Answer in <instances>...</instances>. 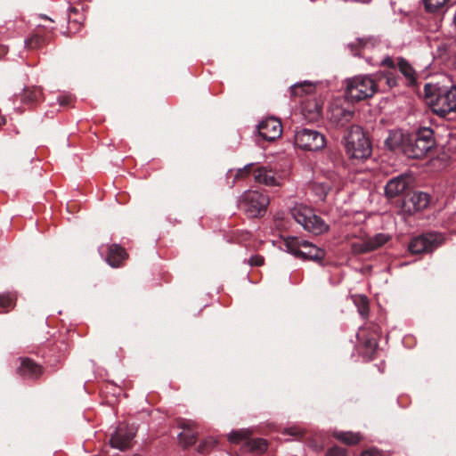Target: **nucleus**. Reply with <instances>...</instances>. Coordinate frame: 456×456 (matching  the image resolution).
Returning a JSON list of instances; mask_svg holds the SVG:
<instances>
[{
    "label": "nucleus",
    "mask_w": 456,
    "mask_h": 456,
    "mask_svg": "<svg viewBox=\"0 0 456 456\" xmlns=\"http://www.w3.org/2000/svg\"><path fill=\"white\" fill-rule=\"evenodd\" d=\"M431 88L430 85H426L425 92L428 103L434 113L444 117L456 110V86L438 90L436 94H430Z\"/></svg>",
    "instance_id": "obj_1"
},
{
    "label": "nucleus",
    "mask_w": 456,
    "mask_h": 456,
    "mask_svg": "<svg viewBox=\"0 0 456 456\" xmlns=\"http://www.w3.org/2000/svg\"><path fill=\"white\" fill-rule=\"evenodd\" d=\"M434 133L430 128H421L411 135L403 148V154L411 159H421L427 156L435 146Z\"/></svg>",
    "instance_id": "obj_2"
},
{
    "label": "nucleus",
    "mask_w": 456,
    "mask_h": 456,
    "mask_svg": "<svg viewBox=\"0 0 456 456\" xmlns=\"http://www.w3.org/2000/svg\"><path fill=\"white\" fill-rule=\"evenodd\" d=\"M376 81L369 75H359L346 80V95L353 102L372 97L377 92Z\"/></svg>",
    "instance_id": "obj_3"
},
{
    "label": "nucleus",
    "mask_w": 456,
    "mask_h": 456,
    "mask_svg": "<svg viewBox=\"0 0 456 456\" xmlns=\"http://www.w3.org/2000/svg\"><path fill=\"white\" fill-rule=\"evenodd\" d=\"M346 149L347 154L354 159H366L370 155V142L360 126H351L346 137Z\"/></svg>",
    "instance_id": "obj_4"
},
{
    "label": "nucleus",
    "mask_w": 456,
    "mask_h": 456,
    "mask_svg": "<svg viewBox=\"0 0 456 456\" xmlns=\"http://www.w3.org/2000/svg\"><path fill=\"white\" fill-rule=\"evenodd\" d=\"M291 215L297 223L310 232L321 234L328 230V225L305 205H295L291 209Z\"/></svg>",
    "instance_id": "obj_5"
},
{
    "label": "nucleus",
    "mask_w": 456,
    "mask_h": 456,
    "mask_svg": "<svg viewBox=\"0 0 456 456\" xmlns=\"http://www.w3.org/2000/svg\"><path fill=\"white\" fill-rule=\"evenodd\" d=\"M285 247L289 253L305 260L321 261L325 256L323 249L297 238L286 239Z\"/></svg>",
    "instance_id": "obj_6"
},
{
    "label": "nucleus",
    "mask_w": 456,
    "mask_h": 456,
    "mask_svg": "<svg viewBox=\"0 0 456 456\" xmlns=\"http://www.w3.org/2000/svg\"><path fill=\"white\" fill-rule=\"evenodd\" d=\"M268 204V197L256 191H246L240 200V207L249 217H256L261 215Z\"/></svg>",
    "instance_id": "obj_7"
},
{
    "label": "nucleus",
    "mask_w": 456,
    "mask_h": 456,
    "mask_svg": "<svg viewBox=\"0 0 456 456\" xmlns=\"http://www.w3.org/2000/svg\"><path fill=\"white\" fill-rule=\"evenodd\" d=\"M295 144L303 150L318 151L325 146L324 135L316 130L302 128L296 132Z\"/></svg>",
    "instance_id": "obj_8"
},
{
    "label": "nucleus",
    "mask_w": 456,
    "mask_h": 456,
    "mask_svg": "<svg viewBox=\"0 0 456 456\" xmlns=\"http://www.w3.org/2000/svg\"><path fill=\"white\" fill-rule=\"evenodd\" d=\"M444 236L440 233L433 232L420 235L414 238L409 245V250L412 254H421L431 252L444 242Z\"/></svg>",
    "instance_id": "obj_9"
},
{
    "label": "nucleus",
    "mask_w": 456,
    "mask_h": 456,
    "mask_svg": "<svg viewBox=\"0 0 456 456\" xmlns=\"http://www.w3.org/2000/svg\"><path fill=\"white\" fill-rule=\"evenodd\" d=\"M253 175L255 182L266 186H281L284 180L281 174L268 167H255Z\"/></svg>",
    "instance_id": "obj_10"
},
{
    "label": "nucleus",
    "mask_w": 456,
    "mask_h": 456,
    "mask_svg": "<svg viewBox=\"0 0 456 456\" xmlns=\"http://www.w3.org/2000/svg\"><path fill=\"white\" fill-rule=\"evenodd\" d=\"M258 133L264 139L273 141L281 135V124L277 118H265L259 123Z\"/></svg>",
    "instance_id": "obj_11"
},
{
    "label": "nucleus",
    "mask_w": 456,
    "mask_h": 456,
    "mask_svg": "<svg viewBox=\"0 0 456 456\" xmlns=\"http://www.w3.org/2000/svg\"><path fill=\"white\" fill-rule=\"evenodd\" d=\"M429 204V195L425 192L416 191L410 195L403 203L404 212L412 214L425 209Z\"/></svg>",
    "instance_id": "obj_12"
},
{
    "label": "nucleus",
    "mask_w": 456,
    "mask_h": 456,
    "mask_svg": "<svg viewBox=\"0 0 456 456\" xmlns=\"http://www.w3.org/2000/svg\"><path fill=\"white\" fill-rule=\"evenodd\" d=\"M44 372L42 365L30 358H21L20 365L18 368V374L26 379H37Z\"/></svg>",
    "instance_id": "obj_13"
},
{
    "label": "nucleus",
    "mask_w": 456,
    "mask_h": 456,
    "mask_svg": "<svg viewBox=\"0 0 456 456\" xmlns=\"http://www.w3.org/2000/svg\"><path fill=\"white\" fill-rule=\"evenodd\" d=\"M136 433L134 425L120 424L116 428V449H126L130 447L132 440Z\"/></svg>",
    "instance_id": "obj_14"
},
{
    "label": "nucleus",
    "mask_w": 456,
    "mask_h": 456,
    "mask_svg": "<svg viewBox=\"0 0 456 456\" xmlns=\"http://www.w3.org/2000/svg\"><path fill=\"white\" fill-rule=\"evenodd\" d=\"M178 427L183 429L178 435L180 444L184 446H190L196 442L197 433L193 431L196 427L194 421L190 419H181L178 421Z\"/></svg>",
    "instance_id": "obj_15"
},
{
    "label": "nucleus",
    "mask_w": 456,
    "mask_h": 456,
    "mask_svg": "<svg viewBox=\"0 0 456 456\" xmlns=\"http://www.w3.org/2000/svg\"><path fill=\"white\" fill-rule=\"evenodd\" d=\"M409 184V178L404 175H400L391 179L386 185V194L389 198L398 196L403 192Z\"/></svg>",
    "instance_id": "obj_16"
},
{
    "label": "nucleus",
    "mask_w": 456,
    "mask_h": 456,
    "mask_svg": "<svg viewBox=\"0 0 456 456\" xmlns=\"http://www.w3.org/2000/svg\"><path fill=\"white\" fill-rule=\"evenodd\" d=\"M44 100L43 89L40 86H30L23 89L20 101L28 105H36Z\"/></svg>",
    "instance_id": "obj_17"
},
{
    "label": "nucleus",
    "mask_w": 456,
    "mask_h": 456,
    "mask_svg": "<svg viewBox=\"0 0 456 456\" xmlns=\"http://www.w3.org/2000/svg\"><path fill=\"white\" fill-rule=\"evenodd\" d=\"M410 135L403 134L400 130L391 131L385 141L386 145L390 150H400L403 152V148L407 143Z\"/></svg>",
    "instance_id": "obj_18"
},
{
    "label": "nucleus",
    "mask_w": 456,
    "mask_h": 456,
    "mask_svg": "<svg viewBox=\"0 0 456 456\" xmlns=\"http://www.w3.org/2000/svg\"><path fill=\"white\" fill-rule=\"evenodd\" d=\"M354 113L351 110L340 107L332 108L330 110V120L339 126H345L353 118Z\"/></svg>",
    "instance_id": "obj_19"
},
{
    "label": "nucleus",
    "mask_w": 456,
    "mask_h": 456,
    "mask_svg": "<svg viewBox=\"0 0 456 456\" xmlns=\"http://www.w3.org/2000/svg\"><path fill=\"white\" fill-rule=\"evenodd\" d=\"M390 240V236L384 233H378L365 240L364 249L375 250L386 244Z\"/></svg>",
    "instance_id": "obj_20"
},
{
    "label": "nucleus",
    "mask_w": 456,
    "mask_h": 456,
    "mask_svg": "<svg viewBox=\"0 0 456 456\" xmlns=\"http://www.w3.org/2000/svg\"><path fill=\"white\" fill-rule=\"evenodd\" d=\"M16 305V296L13 293L0 294V312L7 313Z\"/></svg>",
    "instance_id": "obj_21"
},
{
    "label": "nucleus",
    "mask_w": 456,
    "mask_h": 456,
    "mask_svg": "<svg viewBox=\"0 0 456 456\" xmlns=\"http://www.w3.org/2000/svg\"><path fill=\"white\" fill-rule=\"evenodd\" d=\"M251 436V432L248 429H240L232 431L227 435V439L232 444H240L241 442H247Z\"/></svg>",
    "instance_id": "obj_22"
},
{
    "label": "nucleus",
    "mask_w": 456,
    "mask_h": 456,
    "mask_svg": "<svg viewBox=\"0 0 456 456\" xmlns=\"http://www.w3.org/2000/svg\"><path fill=\"white\" fill-rule=\"evenodd\" d=\"M333 187V183L330 181H320L316 182L313 185V190L315 194L319 197L320 200H324L328 191L331 190Z\"/></svg>",
    "instance_id": "obj_23"
},
{
    "label": "nucleus",
    "mask_w": 456,
    "mask_h": 456,
    "mask_svg": "<svg viewBox=\"0 0 456 456\" xmlns=\"http://www.w3.org/2000/svg\"><path fill=\"white\" fill-rule=\"evenodd\" d=\"M334 436L346 444H355L361 440L360 434L353 432H336Z\"/></svg>",
    "instance_id": "obj_24"
},
{
    "label": "nucleus",
    "mask_w": 456,
    "mask_h": 456,
    "mask_svg": "<svg viewBox=\"0 0 456 456\" xmlns=\"http://www.w3.org/2000/svg\"><path fill=\"white\" fill-rule=\"evenodd\" d=\"M244 447L248 452H262L266 449L267 444L265 440L260 438L250 441L248 439L244 444Z\"/></svg>",
    "instance_id": "obj_25"
},
{
    "label": "nucleus",
    "mask_w": 456,
    "mask_h": 456,
    "mask_svg": "<svg viewBox=\"0 0 456 456\" xmlns=\"http://www.w3.org/2000/svg\"><path fill=\"white\" fill-rule=\"evenodd\" d=\"M398 68L402 74L408 79L410 84L415 81V71L412 67L403 59H399Z\"/></svg>",
    "instance_id": "obj_26"
},
{
    "label": "nucleus",
    "mask_w": 456,
    "mask_h": 456,
    "mask_svg": "<svg viewBox=\"0 0 456 456\" xmlns=\"http://www.w3.org/2000/svg\"><path fill=\"white\" fill-rule=\"evenodd\" d=\"M45 44V38L39 34H34L25 40V46L28 49H37Z\"/></svg>",
    "instance_id": "obj_27"
},
{
    "label": "nucleus",
    "mask_w": 456,
    "mask_h": 456,
    "mask_svg": "<svg viewBox=\"0 0 456 456\" xmlns=\"http://www.w3.org/2000/svg\"><path fill=\"white\" fill-rule=\"evenodd\" d=\"M426 9L428 12H436L442 9L449 0H423Z\"/></svg>",
    "instance_id": "obj_28"
},
{
    "label": "nucleus",
    "mask_w": 456,
    "mask_h": 456,
    "mask_svg": "<svg viewBox=\"0 0 456 456\" xmlns=\"http://www.w3.org/2000/svg\"><path fill=\"white\" fill-rule=\"evenodd\" d=\"M101 255L106 254L105 260L111 266L114 267V245L102 246L99 249Z\"/></svg>",
    "instance_id": "obj_29"
},
{
    "label": "nucleus",
    "mask_w": 456,
    "mask_h": 456,
    "mask_svg": "<svg viewBox=\"0 0 456 456\" xmlns=\"http://www.w3.org/2000/svg\"><path fill=\"white\" fill-rule=\"evenodd\" d=\"M85 20V16L79 12L77 7H70L69 13V21L70 23L82 24Z\"/></svg>",
    "instance_id": "obj_30"
},
{
    "label": "nucleus",
    "mask_w": 456,
    "mask_h": 456,
    "mask_svg": "<svg viewBox=\"0 0 456 456\" xmlns=\"http://www.w3.org/2000/svg\"><path fill=\"white\" fill-rule=\"evenodd\" d=\"M314 90V86L310 83H304L301 85H295L292 87V93L295 95H302L303 94H310Z\"/></svg>",
    "instance_id": "obj_31"
},
{
    "label": "nucleus",
    "mask_w": 456,
    "mask_h": 456,
    "mask_svg": "<svg viewBox=\"0 0 456 456\" xmlns=\"http://www.w3.org/2000/svg\"><path fill=\"white\" fill-rule=\"evenodd\" d=\"M254 168H255L254 163L248 164L245 167H243L242 168H239L236 171L234 179L238 180V179H241V178L248 176L251 172H254Z\"/></svg>",
    "instance_id": "obj_32"
},
{
    "label": "nucleus",
    "mask_w": 456,
    "mask_h": 456,
    "mask_svg": "<svg viewBox=\"0 0 456 456\" xmlns=\"http://www.w3.org/2000/svg\"><path fill=\"white\" fill-rule=\"evenodd\" d=\"M357 304L360 314L363 317H366L369 314V305L367 298L365 297H360L358 298Z\"/></svg>",
    "instance_id": "obj_33"
},
{
    "label": "nucleus",
    "mask_w": 456,
    "mask_h": 456,
    "mask_svg": "<svg viewBox=\"0 0 456 456\" xmlns=\"http://www.w3.org/2000/svg\"><path fill=\"white\" fill-rule=\"evenodd\" d=\"M127 257V253L122 248L116 245V267L119 265L121 260H126Z\"/></svg>",
    "instance_id": "obj_34"
},
{
    "label": "nucleus",
    "mask_w": 456,
    "mask_h": 456,
    "mask_svg": "<svg viewBox=\"0 0 456 456\" xmlns=\"http://www.w3.org/2000/svg\"><path fill=\"white\" fill-rule=\"evenodd\" d=\"M327 456H347L346 452L343 448L333 447L329 450Z\"/></svg>",
    "instance_id": "obj_35"
},
{
    "label": "nucleus",
    "mask_w": 456,
    "mask_h": 456,
    "mask_svg": "<svg viewBox=\"0 0 456 456\" xmlns=\"http://www.w3.org/2000/svg\"><path fill=\"white\" fill-rule=\"evenodd\" d=\"M364 248H365V241L361 242V243H354L352 245L353 251L357 254L371 251L370 249H364Z\"/></svg>",
    "instance_id": "obj_36"
},
{
    "label": "nucleus",
    "mask_w": 456,
    "mask_h": 456,
    "mask_svg": "<svg viewBox=\"0 0 456 456\" xmlns=\"http://www.w3.org/2000/svg\"><path fill=\"white\" fill-rule=\"evenodd\" d=\"M284 433L293 436H301L303 435L302 429L297 427L288 428L284 430Z\"/></svg>",
    "instance_id": "obj_37"
},
{
    "label": "nucleus",
    "mask_w": 456,
    "mask_h": 456,
    "mask_svg": "<svg viewBox=\"0 0 456 456\" xmlns=\"http://www.w3.org/2000/svg\"><path fill=\"white\" fill-rule=\"evenodd\" d=\"M249 265L260 266L264 264V258L261 256H254L248 260Z\"/></svg>",
    "instance_id": "obj_38"
},
{
    "label": "nucleus",
    "mask_w": 456,
    "mask_h": 456,
    "mask_svg": "<svg viewBox=\"0 0 456 456\" xmlns=\"http://www.w3.org/2000/svg\"><path fill=\"white\" fill-rule=\"evenodd\" d=\"M73 99L71 96H61L59 98V103L61 106H69L71 104Z\"/></svg>",
    "instance_id": "obj_39"
},
{
    "label": "nucleus",
    "mask_w": 456,
    "mask_h": 456,
    "mask_svg": "<svg viewBox=\"0 0 456 456\" xmlns=\"http://www.w3.org/2000/svg\"><path fill=\"white\" fill-rule=\"evenodd\" d=\"M362 456H381V452L375 449H370L363 452Z\"/></svg>",
    "instance_id": "obj_40"
},
{
    "label": "nucleus",
    "mask_w": 456,
    "mask_h": 456,
    "mask_svg": "<svg viewBox=\"0 0 456 456\" xmlns=\"http://www.w3.org/2000/svg\"><path fill=\"white\" fill-rule=\"evenodd\" d=\"M381 65L383 66H387V67H390V68H394L395 67V62L393 61L392 58L390 57H386L382 61H381Z\"/></svg>",
    "instance_id": "obj_41"
},
{
    "label": "nucleus",
    "mask_w": 456,
    "mask_h": 456,
    "mask_svg": "<svg viewBox=\"0 0 456 456\" xmlns=\"http://www.w3.org/2000/svg\"><path fill=\"white\" fill-rule=\"evenodd\" d=\"M114 444H115V441H114V434H110V437H109V444L111 448H114Z\"/></svg>",
    "instance_id": "obj_42"
},
{
    "label": "nucleus",
    "mask_w": 456,
    "mask_h": 456,
    "mask_svg": "<svg viewBox=\"0 0 456 456\" xmlns=\"http://www.w3.org/2000/svg\"><path fill=\"white\" fill-rule=\"evenodd\" d=\"M7 53V48L5 46L0 47V58L4 55H5Z\"/></svg>",
    "instance_id": "obj_43"
},
{
    "label": "nucleus",
    "mask_w": 456,
    "mask_h": 456,
    "mask_svg": "<svg viewBox=\"0 0 456 456\" xmlns=\"http://www.w3.org/2000/svg\"><path fill=\"white\" fill-rule=\"evenodd\" d=\"M387 85H388L389 86H395V80L394 78H390V77H388V78H387Z\"/></svg>",
    "instance_id": "obj_44"
},
{
    "label": "nucleus",
    "mask_w": 456,
    "mask_h": 456,
    "mask_svg": "<svg viewBox=\"0 0 456 456\" xmlns=\"http://www.w3.org/2000/svg\"><path fill=\"white\" fill-rule=\"evenodd\" d=\"M5 124V118L4 117H0V126H3Z\"/></svg>",
    "instance_id": "obj_45"
},
{
    "label": "nucleus",
    "mask_w": 456,
    "mask_h": 456,
    "mask_svg": "<svg viewBox=\"0 0 456 456\" xmlns=\"http://www.w3.org/2000/svg\"><path fill=\"white\" fill-rule=\"evenodd\" d=\"M358 43H359V45H364V43H363V40H362V39H359V40H358Z\"/></svg>",
    "instance_id": "obj_46"
},
{
    "label": "nucleus",
    "mask_w": 456,
    "mask_h": 456,
    "mask_svg": "<svg viewBox=\"0 0 456 456\" xmlns=\"http://www.w3.org/2000/svg\"><path fill=\"white\" fill-rule=\"evenodd\" d=\"M41 18L45 19V20H51L50 18H48L46 15H41Z\"/></svg>",
    "instance_id": "obj_47"
},
{
    "label": "nucleus",
    "mask_w": 456,
    "mask_h": 456,
    "mask_svg": "<svg viewBox=\"0 0 456 456\" xmlns=\"http://www.w3.org/2000/svg\"><path fill=\"white\" fill-rule=\"evenodd\" d=\"M453 22H454V24L456 26V13L454 14V17H453Z\"/></svg>",
    "instance_id": "obj_48"
},
{
    "label": "nucleus",
    "mask_w": 456,
    "mask_h": 456,
    "mask_svg": "<svg viewBox=\"0 0 456 456\" xmlns=\"http://www.w3.org/2000/svg\"><path fill=\"white\" fill-rule=\"evenodd\" d=\"M320 114L319 109H316V115L318 116Z\"/></svg>",
    "instance_id": "obj_49"
}]
</instances>
